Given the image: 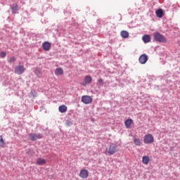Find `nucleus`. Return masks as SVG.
I'll list each match as a JSON object with an SVG mask.
<instances>
[{"label": "nucleus", "instance_id": "nucleus-1", "mask_svg": "<svg viewBox=\"0 0 180 180\" xmlns=\"http://www.w3.org/2000/svg\"><path fill=\"white\" fill-rule=\"evenodd\" d=\"M153 38L155 41L159 43H167V38L158 32L154 33Z\"/></svg>", "mask_w": 180, "mask_h": 180}, {"label": "nucleus", "instance_id": "nucleus-2", "mask_svg": "<svg viewBox=\"0 0 180 180\" xmlns=\"http://www.w3.org/2000/svg\"><path fill=\"white\" fill-rule=\"evenodd\" d=\"M143 142L145 144H153L154 143V136L150 134H147L143 137Z\"/></svg>", "mask_w": 180, "mask_h": 180}, {"label": "nucleus", "instance_id": "nucleus-3", "mask_svg": "<svg viewBox=\"0 0 180 180\" xmlns=\"http://www.w3.org/2000/svg\"><path fill=\"white\" fill-rule=\"evenodd\" d=\"M116 153H117V146L112 143L109 146L108 153L110 154V155H113V154Z\"/></svg>", "mask_w": 180, "mask_h": 180}, {"label": "nucleus", "instance_id": "nucleus-4", "mask_svg": "<svg viewBox=\"0 0 180 180\" xmlns=\"http://www.w3.org/2000/svg\"><path fill=\"white\" fill-rule=\"evenodd\" d=\"M29 137L32 141H36V140L41 139L43 136L40 134H30Z\"/></svg>", "mask_w": 180, "mask_h": 180}, {"label": "nucleus", "instance_id": "nucleus-5", "mask_svg": "<svg viewBox=\"0 0 180 180\" xmlns=\"http://www.w3.org/2000/svg\"><path fill=\"white\" fill-rule=\"evenodd\" d=\"M25 72V66L23 65H18L16 66L15 68V73L18 74V75H21Z\"/></svg>", "mask_w": 180, "mask_h": 180}, {"label": "nucleus", "instance_id": "nucleus-6", "mask_svg": "<svg viewBox=\"0 0 180 180\" xmlns=\"http://www.w3.org/2000/svg\"><path fill=\"white\" fill-rule=\"evenodd\" d=\"M82 102H83V103H85V105L92 103V97L89 96H83L82 97Z\"/></svg>", "mask_w": 180, "mask_h": 180}, {"label": "nucleus", "instance_id": "nucleus-7", "mask_svg": "<svg viewBox=\"0 0 180 180\" xmlns=\"http://www.w3.org/2000/svg\"><path fill=\"white\" fill-rule=\"evenodd\" d=\"M91 82H92V77L88 75L85 77L84 82L81 83V85H82V86H86V85L91 84Z\"/></svg>", "mask_w": 180, "mask_h": 180}, {"label": "nucleus", "instance_id": "nucleus-8", "mask_svg": "<svg viewBox=\"0 0 180 180\" xmlns=\"http://www.w3.org/2000/svg\"><path fill=\"white\" fill-rule=\"evenodd\" d=\"M79 176L83 179H86V178L89 176V172L87 169H82L79 173Z\"/></svg>", "mask_w": 180, "mask_h": 180}, {"label": "nucleus", "instance_id": "nucleus-9", "mask_svg": "<svg viewBox=\"0 0 180 180\" xmlns=\"http://www.w3.org/2000/svg\"><path fill=\"white\" fill-rule=\"evenodd\" d=\"M139 61L140 64H146V63H147V61H148V56L146 54H142L139 57Z\"/></svg>", "mask_w": 180, "mask_h": 180}, {"label": "nucleus", "instance_id": "nucleus-10", "mask_svg": "<svg viewBox=\"0 0 180 180\" xmlns=\"http://www.w3.org/2000/svg\"><path fill=\"white\" fill-rule=\"evenodd\" d=\"M42 47L45 51H49L51 49V44L49 41H46L42 44Z\"/></svg>", "mask_w": 180, "mask_h": 180}, {"label": "nucleus", "instance_id": "nucleus-11", "mask_svg": "<svg viewBox=\"0 0 180 180\" xmlns=\"http://www.w3.org/2000/svg\"><path fill=\"white\" fill-rule=\"evenodd\" d=\"M125 127L127 129H131V124H133V120L128 119L124 122Z\"/></svg>", "mask_w": 180, "mask_h": 180}, {"label": "nucleus", "instance_id": "nucleus-12", "mask_svg": "<svg viewBox=\"0 0 180 180\" xmlns=\"http://www.w3.org/2000/svg\"><path fill=\"white\" fill-rule=\"evenodd\" d=\"M134 144L135 146H137L138 147H140L141 144H143V140L139 139V138H134Z\"/></svg>", "mask_w": 180, "mask_h": 180}, {"label": "nucleus", "instance_id": "nucleus-13", "mask_svg": "<svg viewBox=\"0 0 180 180\" xmlns=\"http://www.w3.org/2000/svg\"><path fill=\"white\" fill-rule=\"evenodd\" d=\"M142 40L144 43H150L151 41V37L148 34H145L143 36Z\"/></svg>", "mask_w": 180, "mask_h": 180}, {"label": "nucleus", "instance_id": "nucleus-14", "mask_svg": "<svg viewBox=\"0 0 180 180\" xmlns=\"http://www.w3.org/2000/svg\"><path fill=\"white\" fill-rule=\"evenodd\" d=\"M68 108L65 105H60L58 108V110L60 113H65L67 112Z\"/></svg>", "mask_w": 180, "mask_h": 180}, {"label": "nucleus", "instance_id": "nucleus-15", "mask_svg": "<svg viewBox=\"0 0 180 180\" xmlns=\"http://www.w3.org/2000/svg\"><path fill=\"white\" fill-rule=\"evenodd\" d=\"M142 162L145 164V165H148V162H150V157L145 155L142 158Z\"/></svg>", "mask_w": 180, "mask_h": 180}, {"label": "nucleus", "instance_id": "nucleus-16", "mask_svg": "<svg viewBox=\"0 0 180 180\" xmlns=\"http://www.w3.org/2000/svg\"><path fill=\"white\" fill-rule=\"evenodd\" d=\"M36 164L38 165H46V160L43 158H38L37 160Z\"/></svg>", "mask_w": 180, "mask_h": 180}, {"label": "nucleus", "instance_id": "nucleus-17", "mask_svg": "<svg viewBox=\"0 0 180 180\" xmlns=\"http://www.w3.org/2000/svg\"><path fill=\"white\" fill-rule=\"evenodd\" d=\"M0 147L2 148L6 147V143L5 142V140H4V137H2L1 135H0Z\"/></svg>", "mask_w": 180, "mask_h": 180}, {"label": "nucleus", "instance_id": "nucleus-18", "mask_svg": "<svg viewBox=\"0 0 180 180\" xmlns=\"http://www.w3.org/2000/svg\"><path fill=\"white\" fill-rule=\"evenodd\" d=\"M64 74V70L62 68H57L55 70V75H63Z\"/></svg>", "mask_w": 180, "mask_h": 180}, {"label": "nucleus", "instance_id": "nucleus-19", "mask_svg": "<svg viewBox=\"0 0 180 180\" xmlns=\"http://www.w3.org/2000/svg\"><path fill=\"white\" fill-rule=\"evenodd\" d=\"M120 34L123 37V39H127L129 37V32L126 30H122Z\"/></svg>", "mask_w": 180, "mask_h": 180}, {"label": "nucleus", "instance_id": "nucleus-20", "mask_svg": "<svg viewBox=\"0 0 180 180\" xmlns=\"http://www.w3.org/2000/svg\"><path fill=\"white\" fill-rule=\"evenodd\" d=\"M163 15L164 11H162V9H158V11H156V16L158 18H162Z\"/></svg>", "mask_w": 180, "mask_h": 180}, {"label": "nucleus", "instance_id": "nucleus-21", "mask_svg": "<svg viewBox=\"0 0 180 180\" xmlns=\"http://www.w3.org/2000/svg\"><path fill=\"white\" fill-rule=\"evenodd\" d=\"M34 74L38 77V78H40L41 77V69L37 68L34 70Z\"/></svg>", "mask_w": 180, "mask_h": 180}, {"label": "nucleus", "instance_id": "nucleus-22", "mask_svg": "<svg viewBox=\"0 0 180 180\" xmlns=\"http://www.w3.org/2000/svg\"><path fill=\"white\" fill-rule=\"evenodd\" d=\"M18 5H15L11 8L13 13H16V12H18Z\"/></svg>", "mask_w": 180, "mask_h": 180}, {"label": "nucleus", "instance_id": "nucleus-23", "mask_svg": "<svg viewBox=\"0 0 180 180\" xmlns=\"http://www.w3.org/2000/svg\"><path fill=\"white\" fill-rule=\"evenodd\" d=\"M0 57L1 58H5V57H6V52L3 51L0 53Z\"/></svg>", "mask_w": 180, "mask_h": 180}, {"label": "nucleus", "instance_id": "nucleus-24", "mask_svg": "<svg viewBox=\"0 0 180 180\" xmlns=\"http://www.w3.org/2000/svg\"><path fill=\"white\" fill-rule=\"evenodd\" d=\"M15 60L16 58H15V56H13L8 60V63H15Z\"/></svg>", "mask_w": 180, "mask_h": 180}, {"label": "nucleus", "instance_id": "nucleus-25", "mask_svg": "<svg viewBox=\"0 0 180 180\" xmlns=\"http://www.w3.org/2000/svg\"><path fill=\"white\" fill-rule=\"evenodd\" d=\"M98 84H99V85H103V79H99L98 80Z\"/></svg>", "mask_w": 180, "mask_h": 180}]
</instances>
